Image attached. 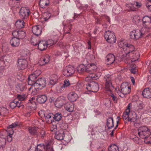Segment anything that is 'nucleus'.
Segmentation results:
<instances>
[{
	"label": "nucleus",
	"mask_w": 151,
	"mask_h": 151,
	"mask_svg": "<svg viewBox=\"0 0 151 151\" xmlns=\"http://www.w3.org/2000/svg\"><path fill=\"white\" fill-rule=\"evenodd\" d=\"M65 133L63 130H60L56 133L55 137L57 140H63Z\"/></svg>",
	"instance_id": "23"
},
{
	"label": "nucleus",
	"mask_w": 151,
	"mask_h": 151,
	"mask_svg": "<svg viewBox=\"0 0 151 151\" xmlns=\"http://www.w3.org/2000/svg\"><path fill=\"white\" fill-rule=\"evenodd\" d=\"M143 104L141 101H137L134 104L133 109L135 111L139 112L143 109Z\"/></svg>",
	"instance_id": "17"
},
{
	"label": "nucleus",
	"mask_w": 151,
	"mask_h": 151,
	"mask_svg": "<svg viewBox=\"0 0 151 151\" xmlns=\"http://www.w3.org/2000/svg\"><path fill=\"white\" fill-rule=\"evenodd\" d=\"M45 135V132L44 130H42L40 133L37 135V136L42 138L44 137Z\"/></svg>",
	"instance_id": "61"
},
{
	"label": "nucleus",
	"mask_w": 151,
	"mask_h": 151,
	"mask_svg": "<svg viewBox=\"0 0 151 151\" xmlns=\"http://www.w3.org/2000/svg\"><path fill=\"white\" fill-rule=\"evenodd\" d=\"M50 60V57L48 55H46L44 58H41L39 62L40 65L43 66L47 63Z\"/></svg>",
	"instance_id": "21"
},
{
	"label": "nucleus",
	"mask_w": 151,
	"mask_h": 151,
	"mask_svg": "<svg viewBox=\"0 0 151 151\" xmlns=\"http://www.w3.org/2000/svg\"><path fill=\"white\" fill-rule=\"evenodd\" d=\"M19 32V30H15L12 32V35L14 37L17 38Z\"/></svg>",
	"instance_id": "59"
},
{
	"label": "nucleus",
	"mask_w": 151,
	"mask_h": 151,
	"mask_svg": "<svg viewBox=\"0 0 151 151\" xmlns=\"http://www.w3.org/2000/svg\"><path fill=\"white\" fill-rule=\"evenodd\" d=\"M131 104H129L127 106V109L124 112L122 115V118L126 120L129 118V114L130 111Z\"/></svg>",
	"instance_id": "32"
},
{
	"label": "nucleus",
	"mask_w": 151,
	"mask_h": 151,
	"mask_svg": "<svg viewBox=\"0 0 151 151\" xmlns=\"http://www.w3.org/2000/svg\"><path fill=\"white\" fill-rule=\"evenodd\" d=\"M57 81L53 79L52 78H50V81L48 83V85L49 86H53L56 83Z\"/></svg>",
	"instance_id": "55"
},
{
	"label": "nucleus",
	"mask_w": 151,
	"mask_h": 151,
	"mask_svg": "<svg viewBox=\"0 0 151 151\" xmlns=\"http://www.w3.org/2000/svg\"><path fill=\"white\" fill-rule=\"evenodd\" d=\"M106 125L109 129H111L114 126L113 119L112 117H109L107 119Z\"/></svg>",
	"instance_id": "29"
},
{
	"label": "nucleus",
	"mask_w": 151,
	"mask_h": 151,
	"mask_svg": "<svg viewBox=\"0 0 151 151\" xmlns=\"http://www.w3.org/2000/svg\"><path fill=\"white\" fill-rule=\"evenodd\" d=\"M116 91L118 95L120 96L123 97L125 95H127L130 92L131 87L127 83H124L121 85L120 90L118 89Z\"/></svg>",
	"instance_id": "3"
},
{
	"label": "nucleus",
	"mask_w": 151,
	"mask_h": 151,
	"mask_svg": "<svg viewBox=\"0 0 151 151\" xmlns=\"http://www.w3.org/2000/svg\"><path fill=\"white\" fill-rule=\"evenodd\" d=\"M39 115L41 117H45V115L44 113V111H40L38 112Z\"/></svg>",
	"instance_id": "64"
},
{
	"label": "nucleus",
	"mask_w": 151,
	"mask_h": 151,
	"mask_svg": "<svg viewBox=\"0 0 151 151\" xmlns=\"http://www.w3.org/2000/svg\"><path fill=\"white\" fill-rule=\"evenodd\" d=\"M53 114H46L45 116V121L47 123L50 124L53 122L52 119H53Z\"/></svg>",
	"instance_id": "34"
},
{
	"label": "nucleus",
	"mask_w": 151,
	"mask_h": 151,
	"mask_svg": "<svg viewBox=\"0 0 151 151\" xmlns=\"http://www.w3.org/2000/svg\"><path fill=\"white\" fill-rule=\"evenodd\" d=\"M75 69L71 65H68L65 67L63 71V74L66 76H68L75 73Z\"/></svg>",
	"instance_id": "13"
},
{
	"label": "nucleus",
	"mask_w": 151,
	"mask_h": 151,
	"mask_svg": "<svg viewBox=\"0 0 151 151\" xmlns=\"http://www.w3.org/2000/svg\"><path fill=\"white\" fill-rule=\"evenodd\" d=\"M27 58L24 59L20 58L19 59L17 62V67L19 70H23L25 69L28 66V63L26 60Z\"/></svg>",
	"instance_id": "12"
},
{
	"label": "nucleus",
	"mask_w": 151,
	"mask_h": 151,
	"mask_svg": "<svg viewBox=\"0 0 151 151\" xmlns=\"http://www.w3.org/2000/svg\"><path fill=\"white\" fill-rule=\"evenodd\" d=\"M106 58V63L108 65H110L113 63L115 59L114 55L112 54H108Z\"/></svg>",
	"instance_id": "19"
},
{
	"label": "nucleus",
	"mask_w": 151,
	"mask_h": 151,
	"mask_svg": "<svg viewBox=\"0 0 151 151\" xmlns=\"http://www.w3.org/2000/svg\"><path fill=\"white\" fill-rule=\"evenodd\" d=\"M9 106L11 108L14 109L16 106L19 107L21 105L20 102H18L17 99H15L10 103Z\"/></svg>",
	"instance_id": "31"
},
{
	"label": "nucleus",
	"mask_w": 151,
	"mask_h": 151,
	"mask_svg": "<svg viewBox=\"0 0 151 151\" xmlns=\"http://www.w3.org/2000/svg\"><path fill=\"white\" fill-rule=\"evenodd\" d=\"M68 100L71 101H74L78 98L77 94L74 92H70L68 95Z\"/></svg>",
	"instance_id": "22"
},
{
	"label": "nucleus",
	"mask_w": 151,
	"mask_h": 151,
	"mask_svg": "<svg viewBox=\"0 0 151 151\" xmlns=\"http://www.w3.org/2000/svg\"><path fill=\"white\" fill-rule=\"evenodd\" d=\"M37 77L34 75L33 73L31 74L28 78V83L29 85L31 86L32 87L29 88V91H31L32 89H33V85L35 82L36 81L35 79Z\"/></svg>",
	"instance_id": "16"
},
{
	"label": "nucleus",
	"mask_w": 151,
	"mask_h": 151,
	"mask_svg": "<svg viewBox=\"0 0 151 151\" xmlns=\"http://www.w3.org/2000/svg\"><path fill=\"white\" fill-rule=\"evenodd\" d=\"M108 151H119V148L115 145H111L109 146Z\"/></svg>",
	"instance_id": "45"
},
{
	"label": "nucleus",
	"mask_w": 151,
	"mask_h": 151,
	"mask_svg": "<svg viewBox=\"0 0 151 151\" xmlns=\"http://www.w3.org/2000/svg\"><path fill=\"white\" fill-rule=\"evenodd\" d=\"M46 84V81L45 78H39L36 81L33 85V89L41 90L45 87Z\"/></svg>",
	"instance_id": "5"
},
{
	"label": "nucleus",
	"mask_w": 151,
	"mask_h": 151,
	"mask_svg": "<svg viewBox=\"0 0 151 151\" xmlns=\"http://www.w3.org/2000/svg\"><path fill=\"white\" fill-rule=\"evenodd\" d=\"M77 70L79 73L82 74L84 72L87 73V70H88L87 69V67H86L84 65L81 64L77 67Z\"/></svg>",
	"instance_id": "24"
},
{
	"label": "nucleus",
	"mask_w": 151,
	"mask_h": 151,
	"mask_svg": "<svg viewBox=\"0 0 151 151\" xmlns=\"http://www.w3.org/2000/svg\"><path fill=\"white\" fill-rule=\"evenodd\" d=\"M138 134L140 138L145 139L150 136V132L147 127L143 126L139 127L138 129Z\"/></svg>",
	"instance_id": "4"
},
{
	"label": "nucleus",
	"mask_w": 151,
	"mask_h": 151,
	"mask_svg": "<svg viewBox=\"0 0 151 151\" xmlns=\"http://www.w3.org/2000/svg\"><path fill=\"white\" fill-rule=\"evenodd\" d=\"M130 70L131 72L134 74H135L137 71L136 68L135 67H132Z\"/></svg>",
	"instance_id": "63"
},
{
	"label": "nucleus",
	"mask_w": 151,
	"mask_h": 151,
	"mask_svg": "<svg viewBox=\"0 0 151 151\" xmlns=\"http://www.w3.org/2000/svg\"><path fill=\"white\" fill-rule=\"evenodd\" d=\"M134 4H126L127 10L128 11H134L136 10V8Z\"/></svg>",
	"instance_id": "43"
},
{
	"label": "nucleus",
	"mask_w": 151,
	"mask_h": 151,
	"mask_svg": "<svg viewBox=\"0 0 151 151\" xmlns=\"http://www.w3.org/2000/svg\"><path fill=\"white\" fill-rule=\"evenodd\" d=\"M32 100H29V102H28V104L29 105L30 107H32L33 106H32L31 104H32L33 105L35 106V102L33 101L34 99H35L33 97L32 98Z\"/></svg>",
	"instance_id": "60"
},
{
	"label": "nucleus",
	"mask_w": 151,
	"mask_h": 151,
	"mask_svg": "<svg viewBox=\"0 0 151 151\" xmlns=\"http://www.w3.org/2000/svg\"><path fill=\"white\" fill-rule=\"evenodd\" d=\"M104 37L106 41L110 43H114L116 42V38L113 32L109 30L106 31Z\"/></svg>",
	"instance_id": "6"
},
{
	"label": "nucleus",
	"mask_w": 151,
	"mask_h": 151,
	"mask_svg": "<svg viewBox=\"0 0 151 151\" xmlns=\"http://www.w3.org/2000/svg\"><path fill=\"white\" fill-rule=\"evenodd\" d=\"M65 103V98L63 96L59 97L55 102V106L58 108L62 107Z\"/></svg>",
	"instance_id": "15"
},
{
	"label": "nucleus",
	"mask_w": 151,
	"mask_h": 151,
	"mask_svg": "<svg viewBox=\"0 0 151 151\" xmlns=\"http://www.w3.org/2000/svg\"><path fill=\"white\" fill-rule=\"evenodd\" d=\"M30 11L27 8L22 7L19 12L20 17L22 19H26L28 17Z\"/></svg>",
	"instance_id": "14"
},
{
	"label": "nucleus",
	"mask_w": 151,
	"mask_h": 151,
	"mask_svg": "<svg viewBox=\"0 0 151 151\" xmlns=\"http://www.w3.org/2000/svg\"><path fill=\"white\" fill-rule=\"evenodd\" d=\"M51 143L50 142H47L45 144V146L44 145L41 144L38 145L35 151H43L44 149L45 151H54L51 146Z\"/></svg>",
	"instance_id": "9"
},
{
	"label": "nucleus",
	"mask_w": 151,
	"mask_h": 151,
	"mask_svg": "<svg viewBox=\"0 0 151 151\" xmlns=\"http://www.w3.org/2000/svg\"><path fill=\"white\" fill-rule=\"evenodd\" d=\"M51 16L50 13L49 12L45 13L44 15V21H47L50 17Z\"/></svg>",
	"instance_id": "52"
},
{
	"label": "nucleus",
	"mask_w": 151,
	"mask_h": 151,
	"mask_svg": "<svg viewBox=\"0 0 151 151\" xmlns=\"http://www.w3.org/2000/svg\"><path fill=\"white\" fill-rule=\"evenodd\" d=\"M47 47H50L53 45L54 44V41L52 39H49L46 41Z\"/></svg>",
	"instance_id": "56"
},
{
	"label": "nucleus",
	"mask_w": 151,
	"mask_h": 151,
	"mask_svg": "<svg viewBox=\"0 0 151 151\" xmlns=\"http://www.w3.org/2000/svg\"><path fill=\"white\" fill-rule=\"evenodd\" d=\"M49 4V0H40V5L41 7L45 8Z\"/></svg>",
	"instance_id": "36"
},
{
	"label": "nucleus",
	"mask_w": 151,
	"mask_h": 151,
	"mask_svg": "<svg viewBox=\"0 0 151 151\" xmlns=\"http://www.w3.org/2000/svg\"><path fill=\"white\" fill-rule=\"evenodd\" d=\"M104 79L105 82V88L106 91L109 92L108 93L109 96L112 98L114 102L116 103L117 99L112 93V91L114 89V88L112 84V76L109 74L105 75Z\"/></svg>",
	"instance_id": "2"
},
{
	"label": "nucleus",
	"mask_w": 151,
	"mask_h": 151,
	"mask_svg": "<svg viewBox=\"0 0 151 151\" xmlns=\"http://www.w3.org/2000/svg\"><path fill=\"white\" fill-rule=\"evenodd\" d=\"M101 75V73H93V72L91 74H89L88 76V78L92 80H96L98 79Z\"/></svg>",
	"instance_id": "33"
},
{
	"label": "nucleus",
	"mask_w": 151,
	"mask_h": 151,
	"mask_svg": "<svg viewBox=\"0 0 151 151\" xmlns=\"http://www.w3.org/2000/svg\"><path fill=\"white\" fill-rule=\"evenodd\" d=\"M145 33V31L142 28L141 30H133L130 32V37L132 39L137 40L140 38Z\"/></svg>",
	"instance_id": "7"
},
{
	"label": "nucleus",
	"mask_w": 151,
	"mask_h": 151,
	"mask_svg": "<svg viewBox=\"0 0 151 151\" xmlns=\"http://www.w3.org/2000/svg\"><path fill=\"white\" fill-rule=\"evenodd\" d=\"M65 109L69 112H72L74 110V105L71 103H68L65 104L64 106Z\"/></svg>",
	"instance_id": "35"
},
{
	"label": "nucleus",
	"mask_w": 151,
	"mask_h": 151,
	"mask_svg": "<svg viewBox=\"0 0 151 151\" xmlns=\"http://www.w3.org/2000/svg\"><path fill=\"white\" fill-rule=\"evenodd\" d=\"M136 9L140 8L142 6V3L140 2H136L134 4Z\"/></svg>",
	"instance_id": "57"
},
{
	"label": "nucleus",
	"mask_w": 151,
	"mask_h": 151,
	"mask_svg": "<svg viewBox=\"0 0 151 151\" xmlns=\"http://www.w3.org/2000/svg\"><path fill=\"white\" fill-rule=\"evenodd\" d=\"M143 30L145 31V32H148L149 30L151 29V21L143 25V27L142 28Z\"/></svg>",
	"instance_id": "39"
},
{
	"label": "nucleus",
	"mask_w": 151,
	"mask_h": 151,
	"mask_svg": "<svg viewBox=\"0 0 151 151\" xmlns=\"http://www.w3.org/2000/svg\"><path fill=\"white\" fill-rule=\"evenodd\" d=\"M88 70L87 73L89 74H91L92 73L93 71H95L97 68L96 66L93 63H91L88 65L87 66Z\"/></svg>",
	"instance_id": "28"
},
{
	"label": "nucleus",
	"mask_w": 151,
	"mask_h": 151,
	"mask_svg": "<svg viewBox=\"0 0 151 151\" xmlns=\"http://www.w3.org/2000/svg\"><path fill=\"white\" fill-rule=\"evenodd\" d=\"M85 88L88 91L93 92H97L99 88L98 84L95 81L91 82L86 85Z\"/></svg>",
	"instance_id": "11"
},
{
	"label": "nucleus",
	"mask_w": 151,
	"mask_h": 151,
	"mask_svg": "<svg viewBox=\"0 0 151 151\" xmlns=\"http://www.w3.org/2000/svg\"><path fill=\"white\" fill-rule=\"evenodd\" d=\"M10 43L13 47H17L20 44L19 40L17 38L13 37L10 40Z\"/></svg>",
	"instance_id": "25"
},
{
	"label": "nucleus",
	"mask_w": 151,
	"mask_h": 151,
	"mask_svg": "<svg viewBox=\"0 0 151 151\" xmlns=\"http://www.w3.org/2000/svg\"><path fill=\"white\" fill-rule=\"evenodd\" d=\"M26 98V96L24 95H17V99H17L18 102H20V104L21 103V101L24 100Z\"/></svg>",
	"instance_id": "47"
},
{
	"label": "nucleus",
	"mask_w": 151,
	"mask_h": 151,
	"mask_svg": "<svg viewBox=\"0 0 151 151\" xmlns=\"http://www.w3.org/2000/svg\"><path fill=\"white\" fill-rule=\"evenodd\" d=\"M71 138L70 134H67L65 133V136H64L63 140L67 142H68L70 141Z\"/></svg>",
	"instance_id": "49"
},
{
	"label": "nucleus",
	"mask_w": 151,
	"mask_h": 151,
	"mask_svg": "<svg viewBox=\"0 0 151 151\" xmlns=\"http://www.w3.org/2000/svg\"><path fill=\"white\" fill-rule=\"evenodd\" d=\"M25 33L24 31L19 30V36H18L17 38L19 39V40L20 39H22L25 37Z\"/></svg>",
	"instance_id": "48"
},
{
	"label": "nucleus",
	"mask_w": 151,
	"mask_h": 151,
	"mask_svg": "<svg viewBox=\"0 0 151 151\" xmlns=\"http://www.w3.org/2000/svg\"><path fill=\"white\" fill-rule=\"evenodd\" d=\"M41 71L40 70H36L33 72L34 75L38 77L41 73Z\"/></svg>",
	"instance_id": "62"
},
{
	"label": "nucleus",
	"mask_w": 151,
	"mask_h": 151,
	"mask_svg": "<svg viewBox=\"0 0 151 151\" xmlns=\"http://www.w3.org/2000/svg\"><path fill=\"white\" fill-rule=\"evenodd\" d=\"M38 129L35 127H29V130L30 134L32 135H37Z\"/></svg>",
	"instance_id": "38"
},
{
	"label": "nucleus",
	"mask_w": 151,
	"mask_h": 151,
	"mask_svg": "<svg viewBox=\"0 0 151 151\" xmlns=\"http://www.w3.org/2000/svg\"><path fill=\"white\" fill-rule=\"evenodd\" d=\"M51 143L50 142H47L45 144V146L44 145L41 144L38 145L35 151H43L44 149L45 151H54L51 146Z\"/></svg>",
	"instance_id": "8"
},
{
	"label": "nucleus",
	"mask_w": 151,
	"mask_h": 151,
	"mask_svg": "<svg viewBox=\"0 0 151 151\" xmlns=\"http://www.w3.org/2000/svg\"><path fill=\"white\" fill-rule=\"evenodd\" d=\"M47 99V97L45 95H40L37 98V101L40 104L44 103Z\"/></svg>",
	"instance_id": "30"
},
{
	"label": "nucleus",
	"mask_w": 151,
	"mask_h": 151,
	"mask_svg": "<svg viewBox=\"0 0 151 151\" xmlns=\"http://www.w3.org/2000/svg\"><path fill=\"white\" fill-rule=\"evenodd\" d=\"M142 94L145 98H151V89L148 88H145L142 91Z\"/></svg>",
	"instance_id": "26"
},
{
	"label": "nucleus",
	"mask_w": 151,
	"mask_h": 151,
	"mask_svg": "<svg viewBox=\"0 0 151 151\" xmlns=\"http://www.w3.org/2000/svg\"><path fill=\"white\" fill-rule=\"evenodd\" d=\"M121 11V7L118 6L114 7L113 9V11L116 14H119Z\"/></svg>",
	"instance_id": "46"
},
{
	"label": "nucleus",
	"mask_w": 151,
	"mask_h": 151,
	"mask_svg": "<svg viewBox=\"0 0 151 151\" xmlns=\"http://www.w3.org/2000/svg\"><path fill=\"white\" fill-rule=\"evenodd\" d=\"M18 125V124L17 123H14L9 125L8 127L7 132L8 134L7 139L8 141L10 142L12 141V135L14 133L13 129L17 127Z\"/></svg>",
	"instance_id": "10"
},
{
	"label": "nucleus",
	"mask_w": 151,
	"mask_h": 151,
	"mask_svg": "<svg viewBox=\"0 0 151 151\" xmlns=\"http://www.w3.org/2000/svg\"><path fill=\"white\" fill-rule=\"evenodd\" d=\"M6 144L5 139L1 138L0 139V147L3 148L4 147Z\"/></svg>",
	"instance_id": "54"
},
{
	"label": "nucleus",
	"mask_w": 151,
	"mask_h": 151,
	"mask_svg": "<svg viewBox=\"0 0 151 151\" xmlns=\"http://www.w3.org/2000/svg\"><path fill=\"white\" fill-rule=\"evenodd\" d=\"M16 88L20 91H23L25 89V84L24 83H19L16 86Z\"/></svg>",
	"instance_id": "41"
},
{
	"label": "nucleus",
	"mask_w": 151,
	"mask_h": 151,
	"mask_svg": "<svg viewBox=\"0 0 151 151\" xmlns=\"http://www.w3.org/2000/svg\"><path fill=\"white\" fill-rule=\"evenodd\" d=\"M140 21V18L138 15H136L134 17L133 22L135 24H138Z\"/></svg>",
	"instance_id": "51"
},
{
	"label": "nucleus",
	"mask_w": 151,
	"mask_h": 151,
	"mask_svg": "<svg viewBox=\"0 0 151 151\" xmlns=\"http://www.w3.org/2000/svg\"><path fill=\"white\" fill-rule=\"evenodd\" d=\"M32 31L35 35L38 36L42 33V27L40 25L34 26L32 28Z\"/></svg>",
	"instance_id": "18"
},
{
	"label": "nucleus",
	"mask_w": 151,
	"mask_h": 151,
	"mask_svg": "<svg viewBox=\"0 0 151 151\" xmlns=\"http://www.w3.org/2000/svg\"><path fill=\"white\" fill-rule=\"evenodd\" d=\"M132 117L128 118V121L132 122H136L137 119L136 113L135 112H133L132 114Z\"/></svg>",
	"instance_id": "40"
},
{
	"label": "nucleus",
	"mask_w": 151,
	"mask_h": 151,
	"mask_svg": "<svg viewBox=\"0 0 151 151\" xmlns=\"http://www.w3.org/2000/svg\"><path fill=\"white\" fill-rule=\"evenodd\" d=\"M118 45L124 51L122 58L125 63H130L138 60L139 57V52L136 51L133 45L123 41L119 42Z\"/></svg>",
	"instance_id": "1"
},
{
	"label": "nucleus",
	"mask_w": 151,
	"mask_h": 151,
	"mask_svg": "<svg viewBox=\"0 0 151 151\" xmlns=\"http://www.w3.org/2000/svg\"><path fill=\"white\" fill-rule=\"evenodd\" d=\"M70 85L69 81L68 80H65L63 83L62 85L65 88L68 86Z\"/></svg>",
	"instance_id": "58"
},
{
	"label": "nucleus",
	"mask_w": 151,
	"mask_h": 151,
	"mask_svg": "<svg viewBox=\"0 0 151 151\" xmlns=\"http://www.w3.org/2000/svg\"><path fill=\"white\" fill-rule=\"evenodd\" d=\"M83 86L84 85L83 83H78L73 86V88L76 91L80 92L83 89Z\"/></svg>",
	"instance_id": "27"
},
{
	"label": "nucleus",
	"mask_w": 151,
	"mask_h": 151,
	"mask_svg": "<svg viewBox=\"0 0 151 151\" xmlns=\"http://www.w3.org/2000/svg\"><path fill=\"white\" fill-rule=\"evenodd\" d=\"M142 22L143 26L146 23L151 22V17H149L147 16L143 17L142 19Z\"/></svg>",
	"instance_id": "42"
},
{
	"label": "nucleus",
	"mask_w": 151,
	"mask_h": 151,
	"mask_svg": "<svg viewBox=\"0 0 151 151\" xmlns=\"http://www.w3.org/2000/svg\"><path fill=\"white\" fill-rule=\"evenodd\" d=\"M62 118V115L61 114L59 113H58L55 114L53 116V119L55 121H59L61 120Z\"/></svg>",
	"instance_id": "44"
},
{
	"label": "nucleus",
	"mask_w": 151,
	"mask_h": 151,
	"mask_svg": "<svg viewBox=\"0 0 151 151\" xmlns=\"http://www.w3.org/2000/svg\"><path fill=\"white\" fill-rule=\"evenodd\" d=\"M24 21L23 20H18L15 23V26L18 29L22 28L24 26Z\"/></svg>",
	"instance_id": "37"
},
{
	"label": "nucleus",
	"mask_w": 151,
	"mask_h": 151,
	"mask_svg": "<svg viewBox=\"0 0 151 151\" xmlns=\"http://www.w3.org/2000/svg\"><path fill=\"white\" fill-rule=\"evenodd\" d=\"M57 130V126L55 122H54L52 123V124L51 126L50 130L51 132H55Z\"/></svg>",
	"instance_id": "53"
},
{
	"label": "nucleus",
	"mask_w": 151,
	"mask_h": 151,
	"mask_svg": "<svg viewBox=\"0 0 151 151\" xmlns=\"http://www.w3.org/2000/svg\"><path fill=\"white\" fill-rule=\"evenodd\" d=\"M56 90L58 92L60 93L65 90V88L62 85H61L57 87Z\"/></svg>",
	"instance_id": "50"
},
{
	"label": "nucleus",
	"mask_w": 151,
	"mask_h": 151,
	"mask_svg": "<svg viewBox=\"0 0 151 151\" xmlns=\"http://www.w3.org/2000/svg\"><path fill=\"white\" fill-rule=\"evenodd\" d=\"M33 45H38V48L41 51H43L47 47L45 41H40L38 44L36 43L33 44Z\"/></svg>",
	"instance_id": "20"
}]
</instances>
